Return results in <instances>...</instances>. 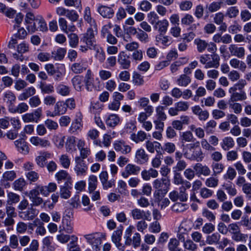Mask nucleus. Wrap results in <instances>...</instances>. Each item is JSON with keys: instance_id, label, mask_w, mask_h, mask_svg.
<instances>
[{"instance_id": "f257e3e1", "label": "nucleus", "mask_w": 251, "mask_h": 251, "mask_svg": "<svg viewBox=\"0 0 251 251\" xmlns=\"http://www.w3.org/2000/svg\"><path fill=\"white\" fill-rule=\"evenodd\" d=\"M183 155L186 159L197 162L201 161L204 157L201 150L195 144H190L184 149Z\"/></svg>"}, {"instance_id": "f03ea898", "label": "nucleus", "mask_w": 251, "mask_h": 251, "mask_svg": "<svg viewBox=\"0 0 251 251\" xmlns=\"http://www.w3.org/2000/svg\"><path fill=\"white\" fill-rule=\"evenodd\" d=\"M57 189V185L55 183H50L47 186L37 185L29 192L28 197L33 198L39 197L40 194L43 196L47 197L50 193L54 192Z\"/></svg>"}, {"instance_id": "7ed1b4c3", "label": "nucleus", "mask_w": 251, "mask_h": 251, "mask_svg": "<svg viewBox=\"0 0 251 251\" xmlns=\"http://www.w3.org/2000/svg\"><path fill=\"white\" fill-rule=\"evenodd\" d=\"M153 187L155 189L154 196L166 195L169 191L170 186V180L168 178L156 179L153 182Z\"/></svg>"}, {"instance_id": "20e7f679", "label": "nucleus", "mask_w": 251, "mask_h": 251, "mask_svg": "<svg viewBox=\"0 0 251 251\" xmlns=\"http://www.w3.org/2000/svg\"><path fill=\"white\" fill-rule=\"evenodd\" d=\"M97 33V26L96 28L91 26L88 28L86 32L82 34L80 38V42H83L88 46L90 50L96 49V44L95 41V35Z\"/></svg>"}, {"instance_id": "39448f33", "label": "nucleus", "mask_w": 251, "mask_h": 251, "mask_svg": "<svg viewBox=\"0 0 251 251\" xmlns=\"http://www.w3.org/2000/svg\"><path fill=\"white\" fill-rule=\"evenodd\" d=\"M97 33V26L96 28L91 26L88 28L86 32L82 34L80 38V42H83L88 46L90 50L96 49V44L95 41V35Z\"/></svg>"}, {"instance_id": "423d86ee", "label": "nucleus", "mask_w": 251, "mask_h": 251, "mask_svg": "<svg viewBox=\"0 0 251 251\" xmlns=\"http://www.w3.org/2000/svg\"><path fill=\"white\" fill-rule=\"evenodd\" d=\"M132 233V228L131 227L127 228L126 230L125 244L126 245H132L134 248H138L140 246L141 243V237L139 233L135 232L132 238L130 237Z\"/></svg>"}, {"instance_id": "0eeeda50", "label": "nucleus", "mask_w": 251, "mask_h": 251, "mask_svg": "<svg viewBox=\"0 0 251 251\" xmlns=\"http://www.w3.org/2000/svg\"><path fill=\"white\" fill-rule=\"evenodd\" d=\"M101 234L100 232H96L85 235L84 237L88 243L91 244L94 251H99L100 250V245L101 244Z\"/></svg>"}, {"instance_id": "6e6552de", "label": "nucleus", "mask_w": 251, "mask_h": 251, "mask_svg": "<svg viewBox=\"0 0 251 251\" xmlns=\"http://www.w3.org/2000/svg\"><path fill=\"white\" fill-rule=\"evenodd\" d=\"M42 114V108L39 107L33 112L27 113L22 115V120L25 123H38Z\"/></svg>"}, {"instance_id": "1a4fd4ad", "label": "nucleus", "mask_w": 251, "mask_h": 251, "mask_svg": "<svg viewBox=\"0 0 251 251\" xmlns=\"http://www.w3.org/2000/svg\"><path fill=\"white\" fill-rule=\"evenodd\" d=\"M113 147L117 152L123 154L130 153L132 150L131 147L124 140L115 141L113 143Z\"/></svg>"}, {"instance_id": "9d476101", "label": "nucleus", "mask_w": 251, "mask_h": 251, "mask_svg": "<svg viewBox=\"0 0 251 251\" xmlns=\"http://www.w3.org/2000/svg\"><path fill=\"white\" fill-rule=\"evenodd\" d=\"M75 171L77 176L85 175L88 170V167L85 161L81 157H75Z\"/></svg>"}, {"instance_id": "9b49d317", "label": "nucleus", "mask_w": 251, "mask_h": 251, "mask_svg": "<svg viewBox=\"0 0 251 251\" xmlns=\"http://www.w3.org/2000/svg\"><path fill=\"white\" fill-rule=\"evenodd\" d=\"M140 171V167L133 164H128L125 167L124 171L122 173V176L124 178H126L131 175H138Z\"/></svg>"}, {"instance_id": "f8f14e48", "label": "nucleus", "mask_w": 251, "mask_h": 251, "mask_svg": "<svg viewBox=\"0 0 251 251\" xmlns=\"http://www.w3.org/2000/svg\"><path fill=\"white\" fill-rule=\"evenodd\" d=\"M130 214L132 218L136 220H146L150 221V218H151V213L149 211L145 212L138 208L133 209L131 211Z\"/></svg>"}, {"instance_id": "ddd939ff", "label": "nucleus", "mask_w": 251, "mask_h": 251, "mask_svg": "<svg viewBox=\"0 0 251 251\" xmlns=\"http://www.w3.org/2000/svg\"><path fill=\"white\" fill-rule=\"evenodd\" d=\"M118 63L123 69H128L130 67V57L124 51H121L118 55Z\"/></svg>"}, {"instance_id": "4468645a", "label": "nucleus", "mask_w": 251, "mask_h": 251, "mask_svg": "<svg viewBox=\"0 0 251 251\" xmlns=\"http://www.w3.org/2000/svg\"><path fill=\"white\" fill-rule=\"evenodd\" d=\"M230 54L238 58H243L245 55V49L244 47H238L235 44H231L228 47Z\"/></svg>"}, {"instance_id": "2eb2a0df", "label": "nucleus", "mask_w": 251, "mask_h": 251, "mask_svg": "<svg viewBox=\"0 0 251 251\" xmlns=\"http://www.w3.org/2000/svg\"><path fill=\"white\" fill-rule=\"evenodd\" d=\"M135 159L138 164H144L148 161L149 155L143 149L140 148L136 151Z\"/></svg>"}, {"instance_id": "dca6fc26", "label": "nucleus", "mask_w": 251, "mask_h": 251, "mask_svg": "<svg viewBox=\"0 0 251 251\" xmlns=\"http://www.w3.org/2000/svg\"><path fill=\"white\" fill-rule=\"evenodd\" d=\"M97 11L104 18L110 19L114 14V11L111 7L102 4L99 5Z\"/></svg>"}, {"instance_id": "f3484780", "label": "nucleus", "mask_w": 251, "mask_h": 251, "mask_svg": "<svg viewBox=\"0 0 251 251\" xmlns=\"http://www.w3.org/2000/svg\"><path fill=\"white\" fill-rule=\"evenodd\" d=\"M30 142L35 146H39L42 148L50 147L51 145L50 141L46 139L40 138L38 136H32L30 138Z\"/></svg>"}, {"instance_id": "a211bd4d", "label": "nucleus", "mask_w": 251, "mask_h": 251, "mask_svg": "<svg viewBox=\"0 0 251 251\" xmlns=\"http://www.w3.org/2000/svg\"><path fill=\"white\" fill-rule=\"evenodd\" d=\"M228 92L230 94L228 101L236 102L244 100L247 99V95L245 91L237 92V91L229 89Z\"/></svg>"}, {"instance_id": "6ab92c4d", "label": "nucleus", "mask_w": 251, "mask_h": 251, "mask_svg": "<svg viewBox=\"0 0 251 251\" xmlns=\"http://www.w3.org/2000/svg\"><path fill=\"white\" fill-rule=\"evenodd\" d=\"M19 216L25 221H31L37 216L35 209L33 207L28 208L26 211L19 212Z\"/></svg>"}, {"instance_id": "aec40b11", "label": "nucleus", "mask_w": 251, "mask_h": 251, "mask_svg": "<svg viewBox=\"0 0 251 251\" xmlns=\"http://www.w3.org/2000/svg\"><path fill=\"white\" fill-rule=\"evenodd\" d=\"M59 232H65L68 234H71L73 232L74 227L73 224L69 219L63 217L62 221V225L59 226Z\"/></svg>"}, {"instance_id": "412c9836", "label": "nucleus", "mask_w": 251, "mask_h": 251, "mask_svg": "<svg viewBox=\"0 0 251 251\" xmlns=\"http://www.w3.org/2000/svg\"><path fill=\"white\" fill-rule=\"evenodd\" d=\"M99 177L104 189H107L114 185V180H108V174L107 171L101 172Z\"/></svg>"}, {"instance_id": "4be33fe9", "label": "nucleus", "mask_w": 251, "mask_h": 251, "mask_svg": "<svg viewBox=\"0 0 251 251\" xmlns=\"http://www.w3.org/2000/svg\"><path fill=\"white\" fill-rule=\"evenodd\" d=\"M145 147L147 150L151 153H154L155 151L158 153L161 152L160 150L162 149L161 145L160 143L150 140H148L146 142Z\"/></svg>"}, {"instance_id": "5701e85b", "label": "nucleus", "mask_w": 251, "mask_h": 251, "mask_svg": "<svg viewBox=\"0 0 251 251\" xmlns=\"http://www.w3.org/2000/svg\"><path fill=\"white\" fill-rule=\"evenodd\" d=\"M212 40L215 43H220L221 42L223 44H228L232 42L231 36L228 34H226L223 36L220 33L215 34L212 38Z\"/></svg>"}, {"instance_id": "b1692460", "label": "nucleus", "mask_w": 251, "mask_h": 251, "mask_svg": "<svg viewBox=\"0 0 251 251\" xmlns=\"http://www.w3.org/2000/svg\"><path fill=\"white\" fill-rule=\"evenodd\" d=\"M72 83L75 89L77 91H81L84 90V77L82 75H76L72 79Z\"/></svg>"}, {"instance_id": "393cba45", "label": "nucleus", "mask_w": 251, "mask_h": 251, "mask_svg": "<svg viewBox=\"0 0 251 251\" xmlns=\"http://www.w3.org/2000/svg\"><path fill=\"white\" fill-rule=\"evenodd\" d=\"M87 67L88 66L84 61H80L73 63L71 67V69L74 73L79 74L86 70Z\"/></svg>"}, {"instance_id": "a878e982", "label": "nucleus", "mask_w": 251, "mask_h": 251, "mask_svg": "<svg viewBox=\"0 0 251 251\" xmlns=\"http://www.w3.org/2000/svg\"><path fill=\"white\" fill-rule=\"evenodd\" d=\"M169 25V22L166 19L158 20L153 26V28L157 30L160 34H164L167 31Z\"/></svg>"}, {"instance_id": "bb28decb", "label": "nucleus", "mask_w": 251, "mask_h": 251, "mask_svg": "<svg viewBox=\"0 0 251 251\" xmlns=\"http://www.w3.org/2000/svg\"><path fill=\"white\" fill-rule=\"evenodd\" d=\"M194 169L200 175L204 176H209L211 174L210 168L206 165H203L201 163H197L194 167Z\"/></svg>"}, {"instance_id": "cd10ccee", "label": "nucleus", "mask_w": 251, "mask_h": 251, "mask_svg": "<svg viewBox=\"0 0 251 251\" xmlns=\"http://www.w3.org/2000/svg\"><path fill=\"white\" fill-rule=\"evenodd\" d=\"M54 114L60 116L67 112V107L63 101H58L55 103L54 106Z\"/></svg>"}, {"instance_id": "c85d7f7f", "label": "nucleus", "mask_w": 251, "mask_h": 251, "mask_svg": "<svg viewBox=\"0 0 251 251\" xmlns=\"http://www.w3.org/2000/svg\"><path fill=\"white\" fill-rule=\"evenodd\" d=\"M165 195H160L159 196H153L155 201L157 203L158 206L160 207L161 209L168 206L170 203V201L168 198H164Z\"/></svg>"}, {"instance_id": "c756f323", "label": "nucleus", "mask_w": 251, "mask_h": 251, "mask_svg": "<svg viewBox=\"0 0 251 251\" xmlns=\"http://www.w3.org/2000/svg\"><path fill=\"white\" fill-rule=\"evenodd\" d=\"M212 60L208 61L204 66L205 69L209 68H218L220 65V58L217 54H212L211 55Z\"/></svg>"}, {"instance_id": "7c9ffc66", "label": "nucleus", "mask_w": 251, "mask_h": 251, "mask_svg": "<svg viewBox=\"0 0 251 251\" xmlns=\"http://www.w3.org/2000/svg\"><path fill=\"white\" fill-rule=\"evenodd\" d=\"M51 157V153L44 151L41 153V154L37 156L35 158L36 164L40 167L43 168L45 165V162L48 158H50Z\"/></svg>"}, {"instance_id": "2f4dec72", "label": "nucleus", "mask_w": 251, "mask_h": 251, "mask_svg": "<svg viewBox=\"0 0 251 251\" xmlns=\"http://www.w3.org/2000/svg\"><path fill=\"white\" fill-rule=\"evenodd\" d=\"M28 109V106L25 102H22L19 104L17 107H14V105L9 106V111L13 113H22L27 111Z\"/></svg>"}, {"instance_id": "473e14b6", "label": "nucleus", "mask_w": 251, "mask_h": 251, "mask_svg": "<svg viewBox=\"0 0 251 251\" xmlns=\"http://www.w3.org/2000/svg\"><path fill=\"white\" fill-rule=\"evenodd\" d=\"M36 93L34 87L31 86L25 89L24 92L18 96V99L23 101L27 100L28 98L33 96Z\"/></svg>"}, {"instance_id": "72a5a7b5", "label": "nucleus", "mask_w": 251, "mask_h": 251, "mask_svg": "<svg viewBox=\"0 0 251 251\" xmlns=\"http://www.w3.org/2000/svg\"><path fill=\"white\" fill-rule=\"evenodd\" d=\"M235 145L233 139L231 137L224 138L221 143V148L224 151H228L232 148Z\"/></svg>"}, {"instance_id": "f704fd0d", "label": "nucleus", "mask_w": 251, "mask_h": 251, "mask_svg": "<svg viewBox=\"0 0 251 251\" xmlns=\"http://www.w3.org/2000/svg\"><path fill=\"white\" fill-rule=\"evenodd\" d=\"M66 49L65 48H59L56 50L52 51L51 58H53L55 60L60 61L62 60L66 53Z\"/></svg>"}, {"instance_id": "c9c22d12", "label": "nucleus", "mask_w": 251, "mask_h": 251, "mask_svg": "<svg viewBox=\"0 0 251 251\" xmlns=\"http://www.w3.org/2000/svg\"><path fill=\"white\" fill-rule=\"evenodd\" d=\"M130 139L136 143H139L147 139V134L144 131L140 130L137 134H131Z\"/></svg>"}, {"instance_id": "e433bc0d", "label": "nucleus", "mask_w": 251, "mask_h": 251, "mask_svg": "<svg viewBox=\"0 0 251 251\" xmlns=\"http://www.w3.org/2000/svg\"><path fill=\"white\" fill-rule=\"evenodd\" d=\"M17 150L20 152L27 153L28 152V147L26 142L23 139H19L14 142Z\"/></svg>"}, {"instance_id": "4c0bfd02", "label": "nucleus", "mask_w": 251, "mask_h": 251, "mask_svg": "<svg viewBox=\"0 0 251 251\" xmlns=\"http://www.w3.org/2000/svg\"><path fill=\"white\" fill-rule=\"evenodd\" d=\"M221 239V235L218 232L213 233L208 235L206 237V242L209 245L219 244V241Z\"/></svg>"}, {"instance_id": "58836bf2", "label": "nucleus", "mask_w": 251, "mask_h": 251, "mask_svg": "<svg viewBox=\"0 0 251 251\" xmlns=\"http://www.w3.org/2000/svg\"><path fill=\"white\" fill-rule=\"evenodd\" d=\"M93 75L92 71L89 69L87 71L84 78V83L87 90H89L90 86H91L93 85Z\"/></svg>"}, {"instance_id": "ea45409f", "label": "nucleus", "mask_w": 251, "mask_h": 251, "mask_svg": "<svg viewBox=\"0 0 251 251\" xmlns=\"http://www.w3.org/2000/svg\"><path fill=\"white\" fill-rule=\"evenodd\" d=\"M122 230L121 229H117L114 231L112 236V241L120 250L121 249L120 247L122 246V244L120 243V241L122 239Z\"/></svg>"}, {"instance_id": "a19ab883", "label": "nucleus", "mask_w": 251, "mask_h": 251, "mask_svg": "<svg viewBox=\"0 0 251 251\" xmlns=\"http://www.w3.org/2000/svg\"><path fill=\"white\" fill-rule=\"evenodd\" d=\"M20 201V196L19 195L12 192H9L7 193V204L12 205L18 203Z\"/></svg>"}, {"instance_id": "79ce46f5", "label": "nucleus", "mask_w": 251, "mask_h": 251, "mask_svg": "<svg viewBox=\"0 0 251 251\" xmlns=\"http://www.w3.org/2000/svg\"><path fill=\"white\" fill-rule=\"evenodd\" d=\"M194 44L197 46V49L199 52H203L207 48V42L200 38H196L194 42Z\"/></svg>"}, {"instance_id": "37998d69", "label": "nucleus", "mask_w": 251, "mask_h": 251, "mask_svg": "<svg viewBox=\"0 0 251 251\" xmlns=\"http://www.w3.org/2000/svg\"><path fill=\"white\" fill-rule=\"evenodd\" d=\"M83 17L85 21L89 24L91 26L96 28L97 25L95 21L91 17V11L89 7H86L85 8Z\"/></svg>"}, {"instance_id": "c03bdc74", "label": "nucleus", "mask_w": 251, "mask_h": 251, "mask_svg": "<svg viewBox=\"0 0 251 251\" xmlns=\"http://www.w3.org/2000/svg\"><path fill=\"white\" fill-rule=\"evenodd\" d=\"M71 187H69L68 184H65L63 186H61L59 193L61 198L64 199H69L71 195Z\"/></svg>"}, {"instance_id": "a18cd8bd", "label": "nucleus", "mask_w": 251, "mask_h": 251, "mask_svg": "<svg viewBox=\"0 0 251 251\" xmlns=\"http://www.w3.org/2000/svg\"><path fill=\"white\" fill-rule=\"evenodd\" d=\"M191 81L190 76L186 75H180L176 80L177 84L182 87H186Z\"/></svg>"}, {"instance_id": "49530a36", "label": "nucleus", "mask_w": 251, "mask_h": 251, "mask_svg": "<svg viewBox=\"0 0 251 251\" xmlns=\"http://www.w3.org/2000/svg\"><path fill=\"white\" fill-rule=\"evenodd\" d=\"M179 241L177 239L171 238L168 243V247L170 251H186L179 248Z\"/></svg>"}, {"instance_id": "de8ad7c7", "label": "nucleus", "mask_w": 251, "mask_h": 251, "mask_svg": "<svg viewBox=\"0 0 251 251\" xmlns=\"http://www.w3.org/2000/svg\"><path fill=\"white\" fill-rule=\"evenodd\" d=\"M98 184L97 177L94 175H91L88 179V189L90 193H92L96 189Z\"/></svg>"}, {"instance_id": "09e8293b", "label": "nucleus", "mask_w": 251, "mask_h": 251, "mask_svg": "<svg viewBox=\"0 0 251 251\" xmlns=\"http://www.w3.org/2000/svg\"><path fill=\"white\" fill-rule=\"evenodd\" d=\"M120 122V118L116 114H111L109 116L106 120L107 126L111 127H114L117 126Z\"/></svg>"}, {"instance_id": "8fccbe9b", "label": "nucleus", "mask_w": 251, "mask_h": 251, "mask_svg": "<svg viewBox=\"0 0 251 251\" xmlns=\"http://www.w3.org/2000/svg\"><path fill=\"white\" fill-rule=\"evenodd\" d=\"M57 93L62 96H67L69 95L71 89L70 88L64 84H59L56 88Z\"/></svg>"}, {"instance_id": "3c124183", "label": "nucleus", "mask_w": 251, "mask_h": 251, "mask_svg": "<svg viewBox=\"0 0 251 251\" xmlns=\"http://www.w3.org/2000/svg\"><path fill=\"white\" fill-rule=\"evenodd\" d=\"M177 237L181 242H184L188 237V231L182 226H180L177 234Z\"/></svg>"}, {"instance_id": "603ef678", "label": "nucleus", "mask_w": 251, "mask_h": 251, "mask_svg": "<svg viewBox=\"0 0 251 251\" xmlns=\"http://www.w3.org/2000/svg\"><path fill=\"white\" fill-rule=\"evenodd\" d=\"M188 207V204L186 203L176 202L172 206V210L175 212L181 213L185 211Z\"/></svg>"}, {"instance_id": "864d4df0", "label": "nucleus", "mask_w": 251, "mask_h": 251, "mask_svg": "<svg viewBox=\"0 0 251 251\" xmlns=\"http://www.w3.org/2000/svg\"><path fill=\"white\" fill-rule=\"evenodd\" d=\"M25 185L26 182L23 178H20L16 180L13 184L14 190L19 191H22Z\"/></svg>"}, {"instance_id": "5fc2aeb1", "label": "nucleus", "mask_w": 251, "mask_h": 251, "mask_svg": "<svg viewBox=\"0 0 251 251\" xmlns=\"http://www.w3.org/2000/svg\"><path fill=\"white\" fill-rule=\"evenodd\" d=\"M239 10L236 6L228 7L226 12V16L229 18H235L239 14Z\"/></svg>"}, {"instance_id": "6e6d98bb", "label": "nucleus", "mask_w": 251, "mask_h": 251, "mask_svg": "<svg viewBox=\"0 0 251 251\" xmlns=\"http://www.w3.org/2000/svg\"><path fill=\"white\" fill-rule=\"evenodd\" d=\"M19 241V239L18 235L16 234H12L9 237V246L12 249L20 248V247Z\"/></svg>"}, {"instance_id": "4d7b16f0", "label": "nucleus", "mask_w": 251, "mask_h": 251, "mask_svg": "<svg viewBox=\"0 0 251 251\" xmlns=\"http://www.w3.org/2000/svg\"><path fill=\"white\" fill-rule=\"evenodd\" d=\"M5 227H6V231L8 232L13 230V226L15 224V220L13 217L7 216L2 222Z\"/></svg>"}, {"instance_id": "13d9d810", "label": "nucleus", "mask_w": 251, "mask_h": 251, "mask_svg": "<svg viewBox=\"0 0 251 251\" xmlns=\"http://www.w3.org/2000/svg\"><path fill=\"white\" fill-rule=\"evenodd\" d=\"M36 22L38 23L39 25L38 27H37L38 30L39 29L41 31H45L48 30L47 24L42 16H37L36 17Z\"/></svg>"}, {"instance_id": "bf43d9fd", "label": "nucleus", "mask_w": 251, "mask_h": 251, "mask_svg": "<svg viewBox=\"0 0 251 251\" xmlns=\"http://www.w3.org/2000/svg\"><path fill=\"white\" fill-rule=\"evenodd\" d=\"M40 88L43 94H50L53 93L54 91L53 86L50 84L42 83Z\"/></svg>"}, {"instance_id": "052dcab7", "label": "nucleus", "mask_w": 251, "mask_h": 251, "mask_svg": "<svg viewBox=\"0 0 251 251\" xmlns=\"http://www.w3.org/2000/svg\"><path fill=\"white\" fill-rule=\"evenodd\" d=\"M165 107L159 105L156 108V120L165 121L167 119V115L164 112Z\"/></svg>"}, {"instance_id": "680f3d73", "label": "nucleus", "mask_w": 251, "mask_h": 251, "mask_svg": "<svg viewBox=\"0 0 251 251\" xmlns=\"http://www.w3.org/2000/svg\"><path fill=\"white\" fill-rule=\"evenodd\" d=\"M156 41L164 46H169L171 43V38L160 34L156 37Z\"/></svg>"}, {"instance_id": "e2e57ef3", "label": "nucleus", "mask_w": 251, "mask_h": 251, "mask_svg": "<svg viewBox=\"0 0 251 251\" xmlns=\"http://www.w3.org/2000/svg\"><path fill=\"white\" fill-rule=\"evenodd\" d=\"M247 84V83L245 79H239L238 81L234 84L232 87H230L229 89L235 91L239 90L240 92L244 91L243 90Z\"/></svg>"}, {"instance_id": "0e129e2a", "label": "nucleus", "mask_w": 251, "mask_h": 251, "mask_svg": "<svg viewBox=\"0 0 251 251\" xmlns=\"http://www.w3.org/2000/svg\"><path fill=\"white\" fill-rule=\"evenodd\" d=\"M228 104L229 108L233 110L234 113L238 114L242 112V106L240 103L234 101H228Z\"/></svg>"}, {"instance_id": "69168bd1", "label": "nucleus", "mask_w": 251, "mask_h": 251, "mask_svg": "<svg viewBox=\"0 0 251 251\" xmlns=\"http://www.w3.org/2000/svg\"><path fill=\"white\" fill-rule=\"evenodd\" d=\"M247 235L241 232V231L236 232L231 235V239L235 242H240L246 241L247 238Z\"/></svg>"}, {"instance_id": "338daca9", "label": "nucleus", "mask_w": 251, "mask_h": 251, "mask_svg": "<svg viewBox=\"0 0 251 251\" xmlns=\"http://www.w3.org/2000/svg\"><path fill=\"white\" fill-rule=\"evenodd\" d=\"M94 50H96L95 56L97 59L100 62H103L105 59V54L103 50L97 45L96 46V49Z\"/></svg>"}, {"instance_id": "774afa93", "label": "nucleus", "mask_w": 251, "mask_h": 251, "mask_svg": "<svg viewBox=\"0 0 251 251\" xmlns=\"http://www.w3.org/2000/svg\"><path fill=\"white\" fill-rule=\"evenodd\" d=\"M136 37L141 42L146 43L149 41L148 34L140 28H138V33Z\"/></svg>"}]
</instances>
